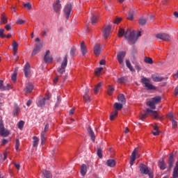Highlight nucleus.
Instances as JSON below:
<instances>
[{
	"label": "nucleus",
	"mask_w": 178,
	"mask_h": 178,
	"mask_svg": "<svg viewBox=\"0 0 178 178\" xmlns=\"http://www.w3.org/2000/svg\"><path fill=\"white\" fill-rule=\"evenodd\" d=\"M147 106H149L150 108L153 106V105H155V103L153 102V100L147 102Z\"/></svg>",
	"instance_id": "obj_57"
},
{
	"label": "nucleus",
	"mask_w": 178,
	"mask_h": 178,
	"mask_svg": "<svg viewBox=\"0 0 178 178\" xmlns=\"http://www.w3.org/2000/svg\"><path fill=\"white\" fill-rule=\"evenodd\" d=\"M49 55H51V51L49 50L46 51L44 56L43 58L44 62L46 63H51L54 59L52 57H50Z\"/></svg>",
	"instance_id": "obj_12"
},
{
	"label": "nucleus",
	"mask_w": 178,
	"mask_h": 178,
	"mask_svg": "<svg viewBox=\"0 0 178 178\" xmlns=\"http://www.w3.org/2000/svg\"><path fill=\"white\" fill-rule=\"evenodd\" d=\"M101 72H102V67L97 68L95 71L97 76H99L101 74Z\"/></svg>",
	"instance_id": "obj_54"
},
{
	"label": "nucleus",
	"mask_w": 178,
	"mask_h": 178,
	"mask_svg": "<svg viewBox=\"0 0 178 178\" xmlns=\"http://www.w3.org/2000/svg\"><path fill=\"white\" fill-rule=\"evenodd\" d=\"M126 51H122L118 54L117 55V60H118L120 65H122V66L124 65V58L126 57Z\"/></svg>",
	"instance_id": "obj_6"
},
{
	"label": "nucleus",
	"mask_w": 178,
	"mask_h": 178,
	"mask_svg": "<svg viewBox=\"0 0 178 178\" xmlns=\"http://www.w3.org/2000/svg\"><path fill=\"white\" fill-rule=\"evenodd\" d=\"M137 152H138V147L135 148L131 155V157H130L131 166H133V165H134V162L136 161V155Z\"/></svg>",
	"instance_id": "obj_13"
},
{
	"label": "nucleus",
	"mask_w": 178,
	"mask_h": 178,
	"mask_svg": "<svg viewBox=\"0 0 178 178\" xmlns=\"http://www.w3.org/2000/svg\"><path fill=\"white\" fill-rule=\"evenodd\" d=\"M146 111H147V113H152V115H154V119H158L159 118L158 115H156V111H152L149 108H147Z\"/></svg>",
	"instance_id": "obj_35"
},
{
	"label": "nucleus",
	"mask_w": 178,
	"mask_h": 178,
	"mask_svg": "<svg viewBox=\"0 0 178 178\" xmlns=\"http://www.w3.org/2000/svg\"><path fill=\"white\" fill-rule=\"evenodd\" d=\"M19 147H20V141L19 139L15 140V149L16 151H19Z\"/></svg>",
	"instance_id": "obj_47"
},
{
	"label": "nucleus",
	"mask_w": 178,
	"mask_h": 178,
	"mask_svg": "<svg viewBox=\"0 0 178 178\" xmlns=\"http://www.w3.org/2000/svg\"><path fill=\"white\" fill-rule=\"evenodd\" d=\"M126 65L127 67H128V69H129L131 72H136V70H134V68H133V66H131V63H130L129 60H126Z\"/></svg>",
	"instance_id": "obj_31"
},
{
	"label": "nucleus",
	"mask_w": 178,
	"mask_h": 178,
	"mask_svg": "<svg viewBox=\"0 0 178 178\" xmlns=\"http://www.w3.org/2000/svg\"><path fill=\"white\" fill-rule=\"evenodd\" d=\"M17 77V72H15V73L12 75V76H11V79H12V80H13V81L14 83H16Z\"/></svg>",
	"instance_id": "obj_51"
},
{
	"label": "nucleus",
	"mask_w": 178,
	"mask_h": 178,
	"mask_svg": "<svg viewBox=\"0 0 178 178\" xmlns=\"http://www.w3.org/2000/svg\"><path fill=\"white\" fill-rule=\"evenodd\" d=\"M97 156H99V158L102 159V149L101 148L97 149Z\"/></svg>",
	"instance_id": "obj_48"
},
{
	"label": "nucleus",
	"mask_w": 178,
	"mask_h": 178,
	"mask_svg": "<svg viewBox=\"0 0 178 178\" xmlns=\"http://www.w3.org/2000/svg\"><path fill=\"white\" fill-rule=\"evenodd\" d=\"M42 177L45 178H52V174H51V172L44 170L42 172Z\"/></svg>",
	"instance_id": "obj_24"
},
{
	"label": "nucleus",
	"mask_w": 178,
	"mask_h": 178,
	"mask_svg": "<svg viewBox=\"0 0 178 178\" xmlns=\"http://www.w3.org/2000/svg\"><path fill=\"white\" fill-rule=\"evenodd\" d=\"M1 24H6L8 23V18L5 16V13L1 14Z\"/></svg>",
	"instance_id": "obj_32"
},
{
	"label": "nucleus",
	"mask_w": 178,
	"mask_h": 178,
	"mask_svg": "<svg viewBox=\"0 0 178 178\" xmlns=\"http://www.w3.org/2000/svg\"><path fill=\"white\" fill-rule=\"evenodd\" d=\"M145 63H149V65H152L154 63V60L149 57H145L144 59Z\"/></svg>",
	"instance_id": "obj_36"
},
{
	"label": "nucleus",
	"mask_w": 178,
	"mask_h": 178,
	"mask_svg": "<svg viewBox=\"0 0 178 178\" xmlns=\"http://www.w3.org/2000/svg\"><path fill=\"white\" fill-rule=\"evenodd\" d=\"M134 17V11L130 10L128 13L127 19L128 20H133Z\"/></svg>",
	"instance_id": "obj_39"
},
{
	"label": "nucleus",
	"mask_w": 178,
	"mask_h": 178,
	"mask_svg": "<svg viewBox=\"0 0 178 178\" xmlns=\"http://www.w3.org/2000/svg\"><path fill=\"white\" fill-rule=\"evenodd\" d=\"M116 116H118V111L111 113V114L110 115V120H114Z\"/></svg>",
	"instance_id": "obj_45"
},
{
	"label": "nucleus",
	"mask_w": 178,
	"mask_h": 178,
	"mask_svg": "<svg viewBox=\"0 0 178 178\" xmlns=\"http://www.w3.org/2000/svg\"><path fill=\"white\" fill-rule=\"evenodd\" d=\"M126 81H127V78H126L125 76H122L118 79V83L119 84H122V83H126Z\"/></svg>",
	"instance_id": "obj_37"
},
{
	"label": "nucleus",
	"mask_w": 178,
	"mask_h": 178,
	"mask_svg": "<svg viewBox=\"0 0 178 178\" xmlns=\"http://www.w3.org/2000/svg\"><path fill=\"white\" fill-rule=\"evenodd\" d=\"M4 29H6L7 31H9V30H12V26L10 24H7L5 26Z\"/></svg>",
	"instance_id": "obj_60"
},
{
	"label": "nucleus",
	"mask_w": 178,
	"mask_h": 178,
	"mask_svg": "<svg viewBox=\"0 0 178 178\" xmlns=\"http://www.w3.org/2000/svg\"><path fill=\"white\" fill-rule=\"evenodd\" d=\"M81 176L87 175V165L86 164H82L81 166Z\"/></svg>",
	"instance_id": "obj_25"
},
{
	"label": "nucleus",
	"mask_w": 178,
	"mask_h": 178,
	"mask_svg": "<svg viewBox=\"0 0 178 178\" xmlns=\"http://www.w3.org/2000/svg\"><path fill=\"white\" fill-rule=\"evenodd\" d=\"M66 66H67V55L63 59V61L61 63L60 67L57 70L58 73L60 74H63L66 72Z\"/></svg>",
	"instance_id": "obj_4"
},
{
	"label": "nucleus",
	"mask_w": 178,
	"mask_h": 178,
	"mask_svg": "<svg viewBox=\"0 0 178 178\" xmlns=\"http://www.w3.org/2000/svg\"><path fill=\"white\" fill-rule=\"evenodd\" d=\"M24 8H25L26 9H28V10H31V4L30 3H24Z\"/></svg>",
	"instance_id": "obj_49"
},
{
	"label": "nucleus",
	"mask_w": 178,
	"mask_h": 178,
	"mask_svg": "<svg viewBox=\"0 0 178 178\" xmlns=\"http://www.w3.org/2000/svg\"><path fill=\"white\" fill-rule=\"evenodd\" d=\"M90 22L92 23V24H95V23H97V22H98V17H97V16L95 15H92L91 19H90Z\"/></svg>",
	"instance_id": "obj_41"
},
{
	"label": "nucleus",
	"mask_w": 178,
	"mask_h": 178,
	"mask_svg": "<svg viewBox=\"0 0 178 178\" xmlns=\"http://www.w3.org/2000/svg\"><path fill=\"white\" fill-rule=\"evenodd\" d=\"M172 127L174 129H176L177 127V121L175 120H172Z\"/></svg>",
	"instance_id": "obj_55"
},
{
	"label": "nucleus",
	"mask_w": 178,
	"mask_h": 178,
	"mask_svg": "<svg viewBox=\"0 0 178 178\" xmlns=\"http://www.w3.org/2000/svg\"><path fill=\"white\" fill-rule=\"evenodd\" d=\"M0 90L1 91H6V90H8V88L3 86V81L2 80H0Z\"/></svg>",
	"instance_id": "obj_40"
},
{
	"label": "nucleus",
	"mask_w": 178,
	"mask_h": 178,
	"mask_svg": "<svg viewBox=\"0 0 178 178\" xmlns=\"http://www.w3.org/2000/svg\"><path fill=\"white\" fill-rule=\"evenodd\" d=\"M156 38H157V40H161L162 41H171L170 35L168 33H158L156 35Z\"/></svg>",
	"instance_id": "obj_5"
},
{
	"label": "nucleus",
	"mask_w": 178,
	"mask_h": 178,
	"mask_svg": "<svg viewBox=\"0 0 178 178\" xmlns=\"http://www.w3.org/2000/svg\"><path fill=\"white\" fill-rule=\"evenodd\" d=\"M114 91H115V87H113V86L112 85L108 86V88H107L108 95H112Z\"/></svg>",
	"instance_id": "obj_30"
},
{
	"label": "nucleus",
	"mask_w": 178,
	"mask_h": 178,
	"mask_svg": "<svg viewBox=\"0 0 178 178\" xmlns=\"http://www.w3.org/2000/svg\"><path fill=\"white\" fill-rule=\"evenodd\" d=\"M17 24H24L26 23V21L22 19H18L16 22Z\"/></svg>",
	"instance_id": "obj_56"
},
{
	"label": "nucleus",
	"mask_w": 178,
	"mask_h": 178,
	"mask_svg": "<svg viewBox=\"0 0 178 178\" xmlns=\"http://www.w3.org/2000/svg\"><path fill=\"white\" fill-rule=\"evenodd\" d=\"M24 72L25 77H29V76H30L31 70H30V64L29 63H27L25 65L24 67Z\"/></svg>",
	"instance_id": "obj_18"
},
{
	"label": "nucleus",
	"mask_w": 178,
	"mask_h": 178,
	"mask_svg": "<svg viewBox=\"0 0 178 178\" xmlns=\"http://www.w3.org/2000/svg\"><path fill=\"white\" fill-rule=\"evenodd\" d=\"M33 147H37L38 145V143L40 141V138L37 136H33Z\"/></svg>",
	"instance_id": "obj_33"
},
{
	"label": "nucleus",
	"mask_w": 178,
	"mask_h": 178,
	"mask_svg": "<svg viewBox=\"0 0 178 178\" xmlns=\"http://www.w3.org/2000/svg\"><path fill=\"white\" fill-rule=\"evenodd\" d=\"M88 133L93 143L95 142V134L94 133V131H92V129H91V127H89L88 129Z\"/></svg>",
	"instance_id": "obj_19"
},
{
	"label": "nucleus",
	"mask_w": 178,
	"mask_h": 178,
	"mask_svg": "<svg viewBox=\"0 0 178 178\" xmlns=\"http://www.w3.org/2000/svg\"><path fill=\"white\" fill-rule=\"evenodd\" d=\"M140 82L144 85V87H145L147 90H156V88L154 86V85L151 84V79L147 77L142 76Z\"/></svg>",
	"instance_id": "obj_2"
},
{
	"label": "nucleus",
	"mask_w": 178,
	"mask_h": 178,
	"mask_svg": "<svg viewBox=\"0 0 178 178\" xmlns=\"http://www.w3.org/2000/svg\"><path fill=\"white\" fill-rule=\"evenodd\" d=\"M94 54L96 56H99L102 47L99 43H96L94 47Z\"/></svg>",
	"instance_id": "obj_14"
},
{
	"label": "nucleus",
	"mask_w": 178,
	"mask_h": 178,
	"mask_svg": "<svg viewBox=\"0 0 178 178\" xmlns=\"http://www.w3.org/2000/svg\"><path fill=\"white\" fill-rule=\"evenodd\" d=\"M146 118H147V113L141 114V115H140L141 120H145Z\"/></svg>",
	"instance_id": "obj_61"
},
{
	"label": "nucleus",
	"mask_w": 178,
	"mask_h": 178,
	"mask_svg": "<svg viewBox=\"0 0 178 178\" xmlns=\"http://www.w3.org/2000/svg\"><path fill=\"white\" fill-rule=\"evenodd\" d=\"M13 164L14 165V166H15V168H17V169H20V164H19V163H15L14 161H13Z\"/></svg>",
	"instance_id": "obj_62"
},
{
	"label": "nucleus",
	"mask_w": 178,
	"mask_h": 178,
	"mask_svg": "<svg viewBox=\"0 0 178 178\" xmlns=\"http://www.w3.org/2000/svg\"><path fill=\"white\" fill-rule=\"evenodd\" d=\"M64 13L66 19H69L70 17V15L72 13V4H67L64 8Z\"/></svg>",
	"instance_id": "obj_8"
},
{
	"label": "nucleus",
	"mask_w": 178,
	"mask_h": 178,
	"mask_svg": "<svg viewBox=\"0 0 178 178\" xmlns=\"http://www.w3.org/2000/svg\"><path fill=\"white\" fill-rule=\"evenodd\" d=\"M48 130H49V124H47L44 126V131H42L41 133V144H45V133H47V131H48Z\"/></svg>",
	"instance_id": "obj_11"
},
{
	"label": "nucleus",
	"mask_w": 178,
	"mask_h": 178,
	"mask_svg": "<svg viewBox=\"0 0 178 178\" xmlns=\"http://www.w3.org/2000/svg\"><path fill=\"white\" fill-rule=\"evenodd\" d=\"M59 104H60V97H57V103L56 104L55 106H59Z\"/></svg>",
	"instance_id": "obj_63"
},
{
	"label": "nucleus",
	"mask_w": 178,
	"mask_h": 178,
	"mask_svg": "<svg viewBox=\"0 0 178 178\" xmlns=\"http://www.w3.org/2000/svg\"><path fill=\"white\" fill-rule=\"evenodd\" d=\"M4 31H5V29H0V37H1V38H6V35L3 34Z\"/></svg>",
	"instance_id": "obj_50"
},
{
	"label": "nucleus",
	"mask_w": 178,
	"mask_h": 178,
	"mask_svg": "<svg viewBox=\"0 0 178 178\" xmlns=\"http://www.w3.org/2000/svg\"><path fill=\"white\" fill-rule=\"evenodd\" d=\"M120 22H122V18L118 17V18H116V19L113 22V23L115 24H119Z\"/></svg>",
	"instance_id": "obj_58"
},
{
	"label": "nucleus",
	"mask_w": 178,
	"mask_h": 178,
	"mask_svg": "<svg viewBox=\"0 0 178 178\" xmlns=\"http://www.w3.org/2000/svg\"><path fill=\"white\" fill-rule=\"evenodd\" d=\"M161 101H162V98L159 96H157L154 98L152 99V102L156 104H159V102H161Z\"/></svg>",
	"instance_id": "obj_38"
},
{
	"label": "nucleus",
	"mask_w": 178,
	"mask_h": 178,
	"mask_svg": "<svg viewBox=\"0 0 178 178\" xmlns=\"http://www.w3.org/2000/svg\"><path fill=\"white\" fill-rule=\"evenodd\" d=\"M107 166H109L110 168H113L116 165V161L113 159H109L106 162Z\"/></svg>",
	"instance_id": "obj_28"
},
{
	"label": "nucleus",
	"mask_w": 178,
	"mask_h": 178,
	"mask_svg": "<svg viewBox=\"0 0 178 178\" xmlns=\"http://www.w3.org/2000/svg\"><path fill=\"white\" fill-rule=\"evenodd\" d=\"M53 8L54 12L56 13H58L60 9H62V5H60V1L59 0H57L54 4H53Z\"/></svg>",
	"instance_id": "obj_15"
},
{
	"label": "nucleus",
	"mask_w": 178,
	"mask_h": 178,
	"mask_svg": "<svg viewBox=\"0 0 178 178\" xmlns=\"http://www.w3.org/2000/svg\"><path fill=\"white\" fill-rule=\"evenodd\" d=\"M174 95L175 96L178 95V86L175 89Z\"/></svg>",
	"instance_id": "obj_64"
},
{
	"label": "nucleus",
	"mask_w": 178,
	"mask_h": 178,
	"mask_svg": "<svg viewBox=\"0 0 178 178\" xmlns=\"http://www.w3.org/2000/svg\"><path fill=\"white\" fill-rule=\"evenodd\" d=\"M81 51L83 56L87 54V46H86V43L84 42H81Z\"/></svg>",
	"instance_id": "obj_23"
},
{
	"label": "nucleus",
	"mask_w": 178,
	"mask_h": 178,
	"mask_svg": "<svg viewBox=\"0 0 178 178\" xmlns=\"http://www.w3.org/2000/svg\"><path fill=\"white\" fill-rule=\"evenodd\" d=\"M76 47H72V49L70 51V56H72V58H73V56H74V55H76Z\"/></svg>",
	"instance_id": "obj_46"
},
{
	"label": "nucleus",
	"mask_w": 178,
	"mask_h": 178,
	"mask_svg": "<svg viewBox=\"0 0 178 178\" xmlns=\"http://www.w3.org/2000/svg\"><path fill=\"white\" fill-rule=\"evenodd\" d=\"M19 112H20V108H19V106H15L13 111V115L15 116H17V115H19Z\"/></svg>",
	"instance_id": "obj_42"
},
{
	"label": "nucleus",
	"mask_w": 178,
	"mask_h": 178,
	"mask_svg": "<svg viewBox=\"0 0 178 178\" xmlns=\"http://www.w3.org/2000/svg\"><path fill=\"white\" fill-rule=\"evenodd\" d=\"M45 101H47V98L44 97L42 99H39L37 102V105L40 108H42L45 105Z\"/></svg>",
	"instance_id": "obj_22"
},
{
	"label": "nucleus",
	"mask_w": 178,
	"mask_h": 178,
	"mask_svg": "<svg viewBox=\"0 0 178 178\" xmlns=\"http://www.w3.org/2000/svg\"><path fill=\"white\" fill-rule=\"evenodd\" d=\"M101 87H102V82H99L95 86L94 93L98 94V92H99V88H101Z\"/></svg>",
	"instance_id": "obj_29"
},
{
	"label": "nucleus",
	"mask_w": 178,
	"mask_h": 178,
	"mask_svg": "<svg viewBox=\"0 0 178 178\" xmlns=\"http://www.w3.org/2000/svg\"><path fill=\"white\" fill-rule=\"evenodd\" d=\"M88 92H90V89L86 88V89L85 90V95H83V101H85V102H90V101Z\"/></svg>",
	"instance_id": "obj_21"
},
{
	"label": "nucleus",
	"mask_w": 178,
	"mask_h": 178,
	"mask_svg": "<svg viewBox=\"0 0 178 178\" xmlns=\"http://www.w3.org/2000/svg\"><path fill=\"white\" fill-rule=\"evenodd\" d=\"M139 168L142 175H148L149 178H154V172H149L148 166L145 165V164H140Z\"/></svg>",
	"instance_id": "obj_3"
},
{
	"label": "nucleus",
	"mask_w": 178,
	"mask_h": 178,
	"mask_svg": "<svg viewBox=\"0 0 178 178\" xmlns=\"http://www.w3.org/2000/svg\"><path fill=\"white\" fill-rule=\"evenodd\" d=\"M111 30H112V26H104L102 32L104 38H108L111 35Z\"/></svg>",
	"instance_id": "obj_10"
},
{
	"label": "nucleus",
	"mask_w": 178,
	"mask_h": 178,
	"mask_svg": "<svg viewBox=\"0 0 178 178\" xmlns=\"http://www.w3.org/2000/svg\"><path fill=\"white\" fill-rule=\"evenodd\" d=\"M0 136L2 137H8L9 136V131L5 129L3 121H0Z\"/></svg>",
	"instance_id": "obj_7"
},
{
	"label": "nucleus",
	"mask_w": 178,
	"mask_h": 178,
	"mask_svg": "<svg viewBox=\"0 0 178 178\" xmlns=\"http://www.w3.org/2000/svg\"><path fill=\"white\" fill-rule=\"evenodd\" d=\"M152 79L153 81H155V83H159V82L163 81V80H165L164 77L159 76H155V75H152Z\"/></svg>",
	"instance_id": "obj_20"
},
{
	"label": "nucleus",
	"mask_w": 178,
	"mask_h": 178,
	"mask_svg": "<svg viewBox=\"0 0 178 178\" xmlns=\"http://www.w3.org/2000/svg\"><path fill=\"white\" fill-rule=\"evenodd\" d=\"M175 163V154L171 153L168 159V168L169 169H172L173 168V164Z\"/></svg>",
	"instance_id": "obj_16"
},
{
	"label": "nucleus",
	"mask_w": 178,
	"mask_h": 178,
	"mask_svg": "<svg viewBox=\"0 0 178 178\" xmlns=\"http://www.w3.org/2000/svg\"><path fill=\"white\" fill-rule=\"evenodd\" d=\"M17 126H18V129H23V126H24V121H19V122H18V124H17Z\"/></svg>",
	"instance_id": "obj_53"
},
{
	"label": "nucleus",
	"mask_w": 178,
	"mask_h": 178,
	"mask_svg": "<svg viewBox=\"0 0 178 178\" xmlns=\"http://www.w3.org/2000/svg\"><path fill=\"white\" fill-rule=\"evenodd\" d=\"M118 99L121 104H126V97H124V95L120 94L118 97Z\"/></svg>",
	"instance_id": "obj_27"
},
{
	"label": "nucleus",
	"mask_w": 178,
	"mask_h": 178,
	"mask_svg": "<svg viewBox=\"0 0 178 178\" xmlns=\"http://www.w3.org/2000/svg\"><path fill=\"white\" fill-rule=\"evenodd\" d=\"M7 158H8V151H6L3 153V160L6 161Z\"/></svg>",
	"instance_id": "obj_59"
},
{
	"label": "nucleus",
	"mask_w": 178,
	"mask_h": 178,
	"mask_svg": "<svg viewBox=\"0 0 178 178\" xmlns=\"http://www.w3.org/2000/svg\"><path fill=\"white\" fill-rule=\"evenodd\" d=\"M123 35L125 39L128 40L129 45H133L137 42L138 38L134 31H131L130 29H127L124 31V29L120 28L118 31V37L122 38Z\"/></svg>",
	"instance_id": "obj_1"
},
{
	"label": "nucleus",
	"mask_w": 178,
	"mask_h": 178,
	"mask_svg": "<svg viewBox=\"0 0 178 178\" xmlns=\"http://www.w3.org/2000/svg\"><path fill=\"white\" fill-rule=\"evenodd\" d=\"M159 167L161 170H165V169H166V164L165 163V161H163V159L159 161Z\"/></svg>",
	"instance_id": "obj_26"
},
{
	"label": "nucleus",
	"mask_w": 178,
	"mask_h": 178,
	"mask_svg": "<svg viewBox=\"0 0 178 178\" xmlns=\"http://www.w3.org/2000/svg\"><path fill=\"white\" fill-rule=\"evenodd\" d=\"M33 90H34V85H33L31 83H28L24 89L25 92L26 94H30V92H33Z\"/></svg>",
	"instance_id": "obj_17"
},
{
	"label": "nucleus",
	"mask_w": 178,
	"mask_h": 178,
	"mask_svg": "<svg viewBox=\"0 0 178 178\" xmlns=\"http://www.w3.org/2000/svg\"><path fill=\"white\" fill-rule=\"evenodd\" d=\"M114 108L116 109V111H120L123 108V104L120 103H115Z\"/></svg>",
	"instance_id": "obj_34"
},
{
	"label": "nucleus",
	"mask_w": 178,
	"mask_h": 178,
	"mask_svg": "<svg viewBox=\"0 0 178 178\" xmlns=\"http://www.w3.org/2000/svg\"><path fill=\"white\" fill-rule=\"evenodd\" d=\"M12 47H13V51H17L19 44L17 43V42L14 40L13 42Z\"/></svg>",
	"instance_id": "obj_44"
},
{
	"label": "nucleus",
	"mask_w": 178,
	"mask_h": 178,
	"mask_svg": "<svg viewBox=\"0 0 178 178\" xmlns=\"http://www.w3.org/2000/svg\"><path fill=\"white\" fill-rule=\"evenodd\" d=\"M168 118L170 120H175V114H173L172 113H170L168 115Z\"/></svg>",
	"instance_id": "obj_52"
},
{
	"label": "nucleus",
	"mask_w": 178,
	"mask_h": 178,
	"mask_svg": "<svg viewBox=\"0 0 178 178\" xmlns=\"http://www.w3.org/2000/svg\"><path fill=\"white\" fill-rule=\"evenodd\" d=\"M139 24L140 26H145V24H147V19L143 17L139 19Z\"/></svg>",
	"instance_id": "obj_43"
},
{
	"label": "nucleus",
	"mask_w": 178,
	"mask_h": 178,
	"mask_svg": "<svg viewBox=\"0 0 178 178\" xmlns=\"http://www.w3.org/2000/svg\"><path fill=\"white\" fill-rule=\"evenodd\" d=\"M41 49H42V43H35V47L32 51V56L37 55L39 52H41Z\"/></svg>",
	"instance_id": "obj_9"
}]
</instances>
